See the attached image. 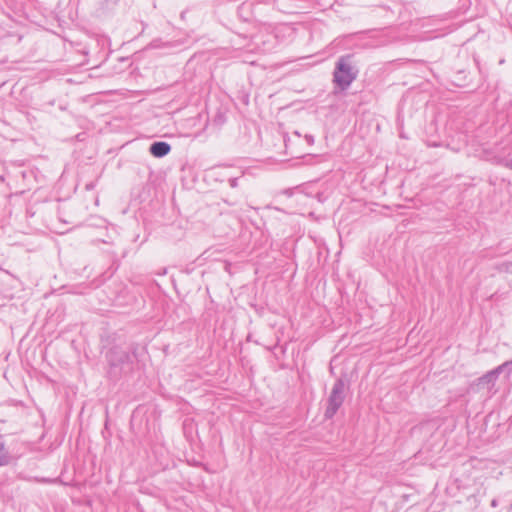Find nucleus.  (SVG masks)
Wrapping results in <instances>:
<instances>
[{
  "mask_svg": "<svg viewBox=\"0 0 512 512\" xmlns=\"http://www.w3.org/2000/svg\"><path fill=\"white\" fill-rule=\"evenodd\" d=\"M350 56L338 59L333 73L334 83L342 90L347 89L357 77V70L351 65Z\"/></svg>",
  "mask_w": 512,
  "mask_h": 512,
  "instance_id": "obj_1",
  "label": "nucleus"
},
{
  "mask_svg": "<svg viewBox=\"0 0 512 512\" xmlns=\"http://www.w3.org/2000/svg\"><path fill=\"white\" fill-rule=\"evenodd\" d=\"M346 385L343 379H337L327 400L325 417L331 419L342 406L345 399Z\"/></svg>",
  "mask_w": 512,
  "mask_h": 512,
  "instance_id": "obj_2",
  "label": "nucleus"
},
{
  "mask_svg": "<svg viewBox=\"0 0 512 512\" xmlns=\"http://www.w3.org/2000/svg\"><path fill=\"white\" fill-rule=\"evenodd\" d=\"M511 362H505L504 364L498 366L497 368L487 372L482 377L477 379L476 383L474 384L475 387H477V390L486 389L488 392H490L495 382L499 376V374L503 371V369L508 366Z\"/></svg>",
  "mask_w": 512,
  "mask_h": 512,
  "instance_id": "obj_3",
  "label": "nucleus"
},
{
  "mask_svg": "<svg viewBox=\"0 0 512 512\" xmlns=\"http://www.w3.org/2000/svg\"><path fill=\"white\" fill-rule=\"evenodd\" d=\"M129 359H130V357H129L128 353L125 351H122V350L110 351V353L108 354V361L112 368L111 373L114 372V370L118 367H120V370H122L125 366L128 367Z\"/></svg>",
  "mask_w": 512,
  "mask_h": 512,
  "instance_id": "obj_4",
  "label": "nucleus"
},
{
  "mask_svg": "<svg viewBox=\"0 0 512 512\" xmlns=\"http://www.w3.org/2000/svg\"><path fill=\"white\" fill-rule=\"evenodd\" d=\"M171 150V146L164 141H157L150 145V153L157 158L166 156Z\"/></svg>",
  "mask_w": 512,
  "mask_h": 512,
  "instance_id": "obj_5",
  "label": "nucleus"
},
{
  "mask_svg": "<svg viewBox=\"0 0 512 512\" xmlns=\"http://www.w3.org/2000/svg\"><path fill=\"white\" fill-rule=\"evenodd\" d=\"M10 461V453L2 436H0V466H5Z\"/></svg>",
  "mask_w": 512,
  "mask_h": 512,
  "instance_id": "obj_6",
  "label": "nucleus"
},
{
  "mask_svg": "<svg viewBox=\"0 0 512 512\" xmlns=\"http://www.w3.org/2000/svg\"><path fill=\"white\" fill-rule=\"evenodd\" d=\"M229 182H230V186H231L232 188H235V187H237V185H238V183H237V182H238V179H237V178L230 179V181H229Z\"/></svg>",
  "mask_w": 512,
  "mask_h": 512,
  "instance_id": "obj_7",
  "label": "nucleus"
},
{
  "mask_svg": "<svg viewBox=\"0 0 512 512\" xmlns=\"http://www.w3.org/2000/svg\"><path fill=\"white\" fill-rule=\"evenodd\" d=\"M491 505L493 507H496L497 506V500L496 499H493L492 502H491Z\"/></svg>",
  "mask_w": 512,
  "mask_h": 512,
  "instance_id": "obj_8",
  "label": "nucleus"
},
{
  "mask_svg": "<svg viewBox=\"0 0 512 512\" xmlns=\"http://www.w3.org/2000/svg\"><path fill=\"white\" fill-rule=\"evenodd\" d=\"M511 266H512V264H511Z\"/></svg>",
  "mask_w": 512,
  "mask_h": 512,
  "instance_id": "obj_9",
  "label": "nucleus"
}]
</instances>
